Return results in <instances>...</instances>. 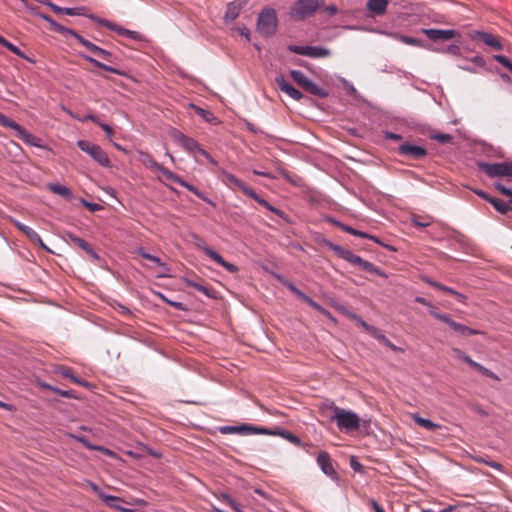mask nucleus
Listing matches in <instances>:
<instances>
[{
	"instance_id": "8fccbe9b",
	"label": "nucleus",
	"mask_w": 512,
	"mask_h": 512,
	"mask_svg": "<svg viewBox=\"0 0 512 512\" xmlns=\"http://www.w3.org/2000/svg\"><path fill=\"white\" fill-rule=\"evenodd\" d=\"M290 76L301 88H303L309 80L304 73L299 70H290Z\"/></svg>"
},
{
	"instance_id": "58836bf2",
	"label": "nucleus",
	"mask_w": 512,
	"mask_h": 512,
	"mask_svg": "<svg viewBox=\"0 0 512 512\" xmlns=\"http://www.w3.org/2000/svg\"><path fill=\"white\" fill-rule=\"evenodd\" d=\"M100 498L106 503L107 506H109L110 508H113V509H116V510H119L121 511V509L123 508L120 503H123L124 500L120 497H117V496H113V495H108V494H105V493H100Z\"/></svg>"
},
{
	"instance_id": "72a5a7b5",
	"label": "nucleus",
	"mask_w": 512,
	"mask_h": 512,
	"mask_svg": "<svg viewBox=\"0 0 512 512\" xmlns=\"http://www.w3.org/2000/svg\"><path fill=\"white\" fill-rule=\"evenodd\" d=\"M488 202L491 203L495 210L500 214L507 215L512 211L510 200L505 202L502 199L492 197L491 199H488Z\"/></svg>"
},
{
	"instance_id": "6e6d98bb",
	"label": "nucleus",
	"mask_w": 512,
	"mask_h": 512,
	"mask_svg": "<svg viewBox=\"0 0 512 512\" xmlns=\"http://www.w3.org/2000/svg\"><path fill=\"white\" fill-rule=\"evenodd\" d=\"M431 139L438 141L439 143L445 144L450 143L453 139L452 135L447 133L432 134Z\"/></svg>"
},
{
	"instance_id": "a19ab883",
	"label": "nucleus",
	"mask_w": 512,
	"mask_h": 512,
	"mask_svg": "<svg viewBox=\"0 0 512 512\" xmlns=\"http://www.w3.org/2000/svg\"><path fill=\"white\" fill-rule=\"evenodd\" d=\"M331 55V51L322 46H309L308 56L311 58H325Z\"/></svg>"
},
{
	"instance_id": "6ab92c4d",
	"label": "nucleus",
	"mask_w": 512,
	"mask_h": 512,
	"mask_svg": "<svg viewBox=\"0 0 512 512\" xmlns=\"http://www.w3.org/2000/svg\"><path fill=\"white\" fill-rule=\"evenodd\" d=\"M244 0H235L227 4L223 20L226 24L233 23L239 16L244 4Z\"/></svg>"
},
{
	"instance_id": "09e8293b",
	"label": "nucleus",
	"mask_w": 512,
	"mask_h": 512,
	"mask_svg": "<svg viewBox=\"0 0 512 512\" xmlns=\"http://www.w3.org/2000/svg\"><path fill=\"white\" fill-rule=\"evenodd\" d=\"M3 47H5L6 49H8L10 52H12L13 54L19 56L20 58L22 59H25L31 63H34V60H32L31 58H29L24 52H22L16 45H14L13 43H11L10 41H6V45H4Z\"/></svg>"
},
{
	"instance_id": "393cba45",
	"label": "nucleus",
	"mask_w": 512,
	"mask_h": 512,
	"mask_svg": "<svg viewBox=\"0 0 512 512\" xmlns=\"http://www.w3.org/2000/svg\"><path fill=\"white\" fill-rule=\"evenodd\" d=\"M339 311L348 317L349 319L355 321L360 327H362L366 332L371 334L372 332H376V327L365 322L359 315L355 314L352 311L347 310L345 307L341 306Z\"/></svg>"
},
{
	"instance_id": "864d4df0",
	"label": "nucleus",
	"mask_w": 512,
	"mask_h": 512,
	"mask_svg": "<svg viewBox=\"0 0 512 512\" xmlns=\"http://www.w3.org/2000/svg\"><path fill=\"white\" fill-rule=\"evenodd\" d=\"M85 7H66L65 14L69 16H86L88 14L85 13Z\"/></svg>"
},
{
	"instance_id": "e433bc0d",
	"label": "nucleus",
	"mask_w": 512,
	"mask_h": 512,
	"mask_svg": "<svg viewBox=\"0 0 512 512\" xmlns=\"http://www.w3.org/2000/svg\"><path fill=\"white\" fill-rule=\"evenodd\" d=\"M412 419L416 424L427 429L428 431H435V430L441 428L440 424L434 423L429 419L419 416L418 414H413Z\"/></svg>"
},
{
	"instance_id": "0eeeda50",
	"label": "nucleus",
	"mask_w": 512,
	"mask_h": 512,
	"mask_svg": "<svg viewBox=\"0 0 512 512\" xmlns=\"http://www.w3.org/2000/svg\"><path fill=\"white\" fill-rule=\"evenodd\" d=\"M429 312L434 318L446 323L453 331H455L456 333H458L462 336H472V335L483 334V332L480 330L470 328L464 324L454 321L450 317V315H448L446 313H440L433 307Z\"/></svg>"
},
{
	"instance_id": "1a4fd4ad",
	"label": "nucleus",
	"mask_w": 512,
	"mask_h": 512,
	"mask_svg": "<svg viewBox=\"0 0 512 512\" xmlns=\"http://www.w3.org/2000/svg\"><path fill=\"white\" fill-rule=\"evenodd\" d=\"M398 154L412 160H422L427 156L428 152L423 146L405 142L398 147Z\"/></svg>"
},
{
	"instance_id": "a211bd4d",
	"label": "nucleus",
	"mask_w": 512,
	"mask_h": 512,
	"mask_svg": "<svg viewBox=\"0 0 512 512\" xmlns=\"http://www.w3.org/2000/svg\"><path fill=\"white\" fill-rule=\"evenodd\" d=\"M275 83L278 88L286 93L288 96L293 98L294 100L300 101L304 95L298 89L293 87L290 83H288L283 75H278L275 78Z\"/></svg>"
},
{
	"instance_id": "473e14b6",
	"label": "nucleus",
	"mask_w": 512,
	"mask_h": 512,
	"mask_svg": "<svg viewBox=\"0 0 512 512\" xmlns=\"http://www.w3.org/2000/svg\"><path fill=\"white\" fill-rule=\"evenodd\" d=\"M390 36H392L394 39L401 41L402 43L406 45L416 46L420 48H425V44L421 39H417L411 36L402 35L399 33H389Z\"/></svg>"
},
{
	"instance_id": "423d86ee",
	"label": "nucleus",
	"mask_w": 512,
	"mask_h": 512,
	"mask_svg": "<svg viewBox=\"0 0 512 512\" xmlns=\"http://www.w3.org/2000/svg\"><path fill=\"white\" fill-rule=\"evenodd\" d=\"M76 144L81 151L88 154L100 166H111L110 159L101 146L87 140H78Z\"/></svg>"
},
{
	"instance_id": "338daca9",
	"label": "nucleus",
	"mask_w": 512,
	"mask_h": 512,
	"mask_svg": "<svg viewBox=\"0 0 512 512\" xmlns=\"http://www.w3.org/2000/svg\"><path fill=\"white\" fill-rule=\"evenodd\" d=\"M495 188L501 192L502 194L506 195V196H512V189L510 188H507L506 186L500 184V183H495Z\"/></svg>"
},
{
	"instance_id": "20e7f679",
	"label": "nucleus",
	"mask_w": 512,
	"mask_h": 512,
	"mask_svg": "<svg viewBox=\"0 0 512 512\" xmlns=\"http://www.w3.org/2000/svg\"><path fill=\"white\" fill-rule=\"evenodd\" d=\"M0 125L3 127L11 128L16 131L17 137L20 138L27 145L43 148L42 140L34 134L27 131L23 126L8 118L0 112Z\"/></svg>"
},
{
	"instance_id": "c9c22d12",
	"label": "nucleus",
	"mask_w": 512,
	"mask_h": 512,
	"mask_svg": "<svg viewBox=\"0 0 512 512\" xmlns=\"http://www.w3.org/2000/svg\"><path fill=\"white\" fill-rule=\"evenodd\" d=\"M48 189L51 192L60 195L67 200L72 199V192L70 188H68L67 186L61 185L59 183H50L48 184Z\"/></svg>"
},
{
	"instance_id": "bf43d9fd",
	"label": "nucleus",
	"mask_w": 512,
	"mask_h": 512,
	"mask_svg": "<svg viewBox=\"0 0 512 512\" xmlns=\"http://www.w3.org/2000/svg\"><path fill=\"white\" fill-rule=\"evenodd\" d=\"M493 59L500 64H502L505 68H507L510 72H512V62L504 55H494Z\"/></svg>"
},
{
	"instance_id": "603ef678",
	"label": "nucleus",
	"mask_w": 512,
	"mask_h": 512,
	"mask_svg": "<svg viewBox=\"0 0 512 512\" xmlns=\"http://www.w3.org/2000/svg\"><path fill=\"white\" fill-rule=\"evenodd\" d=\"M39 3L49 7L56 14H65L66 7H60L50 0H37Z\"/></svg>"
},
{
	"instance_id": "4468645a",
	"label": "nucleus",
	"mask_w": 512,
	"mask_h": 512,
	"mask_svg": "<svg viewBox=\"0 0 512 512\" xmlns=\"http://www.w3.org/2000/svg\"><path fill=\"white\" fill-rule=\"evenodd\" d=\"M245 195L251 197L254 199L258 204L266 208L267 210L271 211L281 219H283L286 223H291L290 217L282 210L278 209L277 207L271 205L267 200L262 198L260 195H258L252 188H249Z\"/></svg>"
},
{
	"instance_id": "5fc2aeb1",
	"label": "nucleus",
	"mask_w": 512,
	"mask_h": 512,
	"mask_svg": "<svg viewBox=\"0 0 512 512\" xmlns=\"http://www.w3.org/2000/svg\"><path fill=\"white\" fill-rule=\"evenodd\" d=\"M222 434H240L243 432V427L239 426H222L219 428Z\"/></svg>"
},
{
	"instance_id": "052dcab7",
	"label": "nucleus",
	"mask_w": 512,
	"mask_h": 512,
	"mask_svg": "<svg viewBox=\"0 0 512 512\" xmlns=\"http://www.w3.org/2000/svg\"><path fill=\"white\" fill-rule=\"evenodd\" d=\"M54 393H56L62 397H65V398L77 399V396L73 390H62V389L56 387L54 389Z\"/></svg>"
},
{
	"instance_id": "69168bd1",
	"label": "nucleus",
	"mask_w": 512,
	"mask_h": 512,
	"mask_svg": "<svg viewBox=\"0 0 512 512\" xmlns=\"http://www.w3.org/2000/svg\"><path fill=\"white\" fill-rule=\"evenodd\" d=\"M235 30L242 36L246 38L247 41H250V30L245 26H237Z\"/></svg>"
},
{
	"instance_id": "ea45409f",
	"label": "nucleus",
	"mask_w": 512,
	"mask_h": 512,
	"mask_svg": "<svg viewBox=\"0 0 512 512\" xmlns=\"http://www.w3.org/2000/svg\"><path fill=\"white\" fill-rule=\"evenodd\" d=\"M58 373H60L63 377L70 379L73 383L81 385V386H88V383L79 377L75 376L72 369L69 367H60L58 369Z\"/></svg>"
},
{
	"instance_id": "c03bdc74",
	"label": "nucleus",
	"mask_w": 512,
	"mask_h": 512,
	"mask_svg": "<svg viewBox=\"0 0 512 512\" xmlns=\"http://www.w3.org/2000/svg\"><path fill=\"white\" fill-rule=\"evenodd\" d=\"M243 432L241 434H265L269 435L271 430L265 427H257L250 424H242Z\"/></svg>"
},
{
	"instance_id": "13d9d810",
	"label": "nucleus",
	"mask_w": 512,
	"mask_h": 512,
	"mask_svg": "<svg viewBox=\"0 0 512 512\" xmlns=\"http://www.w3.org/2000/svg\"><path fill=\"white\" fill-rule=\"evenodd\" d=\"M342 231H344L346 233H349L351 235L360 237V238L368 237V233H366L364 231L357 230V229H355V228H353L351 226H348V225L342 227Z\"/></svg>"
},
{
	"instance_id": "c85d7f7f",
	"label": "nucleus",
	"mask_w": 512,
	"mask_h": 512,
	"mask_svg": "<svg viewBox=\"0 0 512 512\" xmlns=\"http://www.w3.org/2000/svg\"><path fill=\"white\" fill-rule=\"evenodd\" d=\"M302 89L305 90L306 92H308L314 96L320 97V98H325L329 95V92L325 88L319 86L318 84H316L315 82H313L310 79L307 81V83L305 84V86Z\"/></svg>"
},
{
	"instance_id": "7ed1b4c3",
	"label": "nucleus",
	"mask_w": 512,
	"mask_h": 512,
	"mask_svg": "<svg viewBox=\"0 0 512 512\" xmlns=\"http://www.w3.org/2000/svg\"><path fill=\"white\" fill-rule=\"evenodd\" d=\"M278 27L277 13L274 8H264L258 14L256 30L264 37L274 35Z\"/></svg>"
},
{
	"instance_id": "79ce46f5",
	"label": "nucleus",
	"mask_w": 512,
	"mask_h": 512,
	"mask_svg": "<svg viewBox=\"0 0 512 512\" xmlns=\"http://www.w3.org/2000/svg\"><path fill=\"white\" fill-rule=\"evenodd\" d=\"M136 252L142 258L149 260V261L155 263L156 265L162 267L165 272L169 271V268L167 267V265L165 263H163L159 257L149 254L143 248H138Z\"/></svg>"
},
{
	"instance_id": "dca6fc26",
	"label": "nucleus",
	"mask_w": 512,
	"mask_h": 512,
	"mask_svg": "<svg viewBox=\"0 0 512 512\" xmlns=\"http://www.w3.org/2000/svg\"><path fill=\"white\" fill-rule=\"evenodd\" d=\"M168 174H169L168 180H170L174 183H177V184L181 185L182 187H185L188 191L192 192L198 198H200L204 202L212 205L213 207L216 206V204L211 199L206 197L205 194L203 192H201L196 186L189 184L187 181L183 180L180 176H178L174 172L168 173Z\"/></svg>"
},
{
	"instance_id": "aec40b11",
	"label": "nucleus",
	"mask_w": 512,
	"mask_h": 512,
	"mask_svg": "<svg viewBox=\"0 0 512 512\" xmlns=\"http://www.w3.org/2000/svg\"><path fill=\"white\" fill-rule=\"evenodd\" d=\"M139 160L147 167H149L152 170L160 172L167 180L169 178L168 173H172L169 169L164 167L163 165L157 163L153 157L147 153V152H140L139 153Z\"/></svg>"
},
{
	"instance_id": "b1692460",
	"label": "nucleus",
	"mask_w": 512,
	"mask_h": 512,
	"mask_svg": "<svg viewBox=\"0 0 512 512\" xmlns=\"http://www.w3.org/2000/svg\"><path fill=\"white\" fill-rule=\"evenodd\" d=\"M389 0H367L366 9L376 16L384 15L387 11Z\"/></svg>"
},
{
	"instance_id": "f8f14e48",
	"label": "nucleus",
	"mask_w": 512,
	"mask_h": 512,
	"mask_svg": "<svg viewBox=\"0 0 512 512\" xmlns=\"http://www.w3.org/2000/svg\"><path fill=\"white\" fill-rule=\"evenodd\" d=\"M65 239L70 244H73V245L77 246L78 248H80L81 250H83L93 260L98 261L100 259L99 255L94 250L92 245L90 243H88L86 240L76 236L75 234H73L71 232H67L65 234Z\"/></svg>"
},
{
	"instance_id": "a878e982",
	"label": "nucleus",
	"mask_w": 512,
	"mask_h": 512,
	"mask_svg": "<svg viewBox=\"0 0 512 512\" xmlns=\"http://www.w3.org/2000/svg\"><path fill=\"white\" fill-rule=\"evenodd\" d=\"M73 38L76 39V41L83 46L87 51L91 52L92 54L98 56L100 55L103 48L97 46L96 44L92 43L88 39L84 38L82 35H80L77 31L74 30V32L71 35Z\"/></svg>"
},
{
	"instance_id": "680f3d73",
	"label": "nucleus",
	"mask_w": 512,
	"mask_h": 512,
	"mask_svg": "<svg viewBox=\"0 0 512 512\" xmlns=\"http://www.w3.org/2000/svg\"><path fill=\"white\" fill-rule=\"evenodd\" d=\"M412 223L416 227H420V228L428 227L430 225L429 221L424 220V218L422 216H419V215H414L412 217Z\"/></svg>"
},
{
	"instance_id": "774afa93",
	"label": "nucleus",
	"mask_w": 512,
	"mask_h": 512,
	"mask_svg": "<svg viewBox=\"0 0 512 512\" xmlns=\"http://www.w3.org/2000/svg\"><path fill=\"white\" fill-rule=\"evenodd\" d=\"M452 354H453V357H455L456 359L461 360V361H464L465 357H467V354L464 353L459 348H453L452 349Z\"/></svg>"
},
{
	"instance_id": "6e6552de",
	"label": "nucleus",
	"mask_w": 512,
	"mask_h": 512,
	"mask_svg": "<svg viewBox=\"0 0 512 512\" xmlns=\"http://www.w3.org/2000/svg\"><path fill=\"white\" fill-rule=\"evenodd\" d=\"M478 168L488 177H511L512 178V162L487 163L477 162Z\"/></svg>"
},
{
	"instance_id": "ddd939ff",
	"label": "nucleus",
	"mask_w": 512,
	"mask_h": 512,
	"mask_svg": "<svg viewBox=\"0 0 512 512\" xmlns=\"http://www.w3.org/2000/svg\"><path fill=\"white\" fill-rule=\"evenodd\" d=\"M245 195L251 197L254 199L258 204L266 208L267 210L271 211L281 219H283L286 223H291L290 217L282 210L278 209L277 207L271 205L267 200L262 198L260 195H258L252 188H249Z\"/></svg>"
},
{
	"instance_id": "a18cd8bd",
	"label": "nucleus",
	"mask_w": 512,
	"mask_h": 512,
	"mask_svg": "<svg viewBox=\"0 0 512 512\" xmlns=\"http://www.w3.org/2000/svg\"><path fill=\"white\" fill-rule=\"evenodd\" d=\"M88 18H90L92 21H94L95 23L111 30V31H114L115 27H116V23L114 22H111L110 20L108 19H105V18H101V17H98L94 14H88L87 15Z\"/></svg>"
},
{
	"instance_id": "5701e85b",
	"label": "nucleus",
	"mask_w": 512,
	"mask_h": 512,
	"mask_svg": "<svg viewBox=\"0 0 512 512\" xmlns=\"http://www.w3.org/2000/svg\"><path fill=\"white\" fill-rule=\"evenodd\" d=\"M79 56L83 60L91 63L95 67H98V68H100L102 70H105V71H108V72H111V73H114V74H117V75H121V76H126L127 75L126 72H124V71H122V70H120V69H118L116 67L107 65V64H105V63L95 59L94 57H91V56L87 55V54L79 53Z\"/></svg>"
},
{
	"instance_id": "f257e3e1",
	"label": "nucleus",
	"mask_w": 512,
	"mask_h": 512,
	"mask_svg": "<svg viewBox=\"0 0 512 512\" xmlns=\"http://www.w3.org/2000/svg\"><path fill=\"white\" fill-rule=\"evenodd\" d=\"M326 247L332 250L339 258L349 262L352 265H357L361 270L376 274L381 277H387V275L373 263L362 259L360 256L354 254L352 251L341 247L331 241L324 242Z\"/></svg>"
},
{
	"instance_id": "f03ea898",
	"label": "nucleus",
	"mask_w": 512,
	"mask_h": 512,
	"mask_svg": "<svg viewBox=\"0 0 512 512\" xmlns=\"http://www.w3.org/2000/svg\"><path fill=\"white\" fill-rule=\"evenodd\" d=\"M334 414L330 416V421H334L340 431H354L360 426V419L358 415L352 411L339 408L332 405Z\"/></svg>"
},
{
	"instance_id": "cd10ccee",
	"label": "nucleus",
	"mask_w": 512,
	"mask_h": 512,
	"mask_svg": "<svg viewBox=\"0 0 512 512\" xmlns=\"http://www.w3.org/2000/svg\"><path fill=\"white\" fill-rule=\"evenodd\" d=\"M463 362L468 364L471 368H473L476 371L480 372L484 376H487V377H489L491 379H494V380H499L498 376L494 372H492L488 368L484 367L480 363L474 361L469 355H467V357H465V360Z\"/></svg>"
},
{
	"instance_id": "412c9836",
	"label": "nucleus",
	"mask_w": 512,
	"mask_h": 512,
	"mask_svg": "<svg viewBox=\"0 0 512 512\" xmlns=\"http://www.w3.org/2000/svg\"><path fill=\"white\" fill-rule=\"evenodd\" d=\"M33 14L38 17V18H41L43 19L44 21L48 22L49 25H50V28L51 30L63 35V36H71L72 33L74 32L73 29H70V28H67L65 26H63L62 24L56 22L55 20H53L49 15L47 14H44L40 11H35L33 10Z\"/></svg>"
},
{
	"instance_id": "9b49d317",
	"label": "nucleus",
	"mask_w": 512,
	"mask_h": 512,
	"mask_svg": "<svg viewBox=\"0 0 512 512\" xmlns=\"http://www.w3.org/2000/svg\"><path fill=\"white\" fill-rule=\"evenodd\" d=\"M198 247L214 262L222 266L224 269H226L230 273H236L239 271V268L230 263L227 262L217 251L212 249L206 244L198 245Z\"/></svg>"
},
{
	"instance_id": "bb28decb",
	"label": "nucleus",
	"mask_w": 512,
	"mask_h": 512,
	"mask_svg": "<svg viewBox=\"0 0 512 512\" xmlns=\"http://www.w3.org/2000/svg\"><path fill=\"white\" fill-rule=\"evenodd\" d=\"M114 32H116L120 36L132 39L137 42L146 41V37L142 33L138 32V31L126 29L118 24H116Z\"/></svg>"
},
{
	"instance_id": "de8ad7c7",
	"label": "nucleus",
	"mask_w": 512,
	"mask_h": 512,
	"mask_svg": "<svg viewBox=\"0 0 512 512\" xmlns=\"http://www.w3.org/2000/svg\"><path fill=\"white\" fill-rule=\"evenodd\" d=\"M11 222L17 227L18 230L23 232L29 239L35 238L36 231H34L32 228L21 223L20 221H18L16 219H11Z\"/></svg>"
},
{
	"instance_id": "f3484780",
	"label": "nucleus",
	"mask_w": 512,
	"mask_h": 512,
	"mask_svg": "<svg viewBox=\"0 0 512 512\" xmlns=\"http://www.w3.org/2000/svg\"><path fill=\"white\" fill-rule=\"evenodd\" d=\"M317 464L325 475L332 479L337 478V472L335 471L331 457L327 452L322 451L318 454Z\"/></svg>"
},
{
	"instance_id": "9d476101",
	"label": "nucleus",
	"mask_w": 512,
	"mask_h": 512,
	"mask_svg": "<svg viewBox=\"0 0 512 512\" xmlns=\"http://www.w3.org/2000/svg\"><path fill=\"white\" fill-rule=\"evenodd\" d=\"M421 32L425 34L428 37V39H430L433 42L446 41L461 37L460 33L454 29L444 30L435 28H423Z\"/></svg>"
},
{
	"instance_id": "4c0bfd02",
	"label": "nucleus",
	"mask_w": 512,
	"mask_h": 512,
	"mask_svg": "<svg viewBox=\"0 0 512 512\" xmlns=\"http://www.w3.org/2000/svg\"><path fill=\"white\" fill-rule=\"evenodd\" d=\"M427 283L430 284L432 287H435V288H437L439 290H442V291H444L446 293L454 295L459 301H464L466 299V296L464 294H462L460 292H457L453 288L444 286L443 284H441L439 282L427 279Z\"/></svg>"
},
{
	"instance_id": "37998d69",
	"label": "nucleus",
	"mask_w": 512,
	"mask_h": 512,
	"mask_svg": "<svg viewBox=\"0 0 512 512\" xmlns=\"http://www.w3.org/2000/svg\"><path fill=\"white\" fill-rule=\"evenodd\" d=\"M68 436L77 442L81 443L84 447H86L89 450H95V451H108L107 449L103 448L102 446H97L92 444L89 440H87L84 436L76 435L69 433Z\"/></svg>"
},
{
	"instance_id": "2eb2a0df",
	"label": "nucleus",
	"mask_w": 512,
	"mask_h": 512,
	"mask_svg": "<svg viewBox=\"0 0 512 512\" xmlns=\"http://www.w3.org/2000/svg\"><path fill=\"white\" fill-rule=\"evenodd\" d=\"M171 137L187 152L194 153L200 148V144L193 138L186 136L182 132L173 129Z\"/></svg>"
},
{
	"instance_id": "3c124183",
	"label": "nucleus",
	"mask_w": 512,
	"mask_h": 512,
	"mask_svg": "<svg viewBox=\"0 0 512 512\" xmlns=\"http://www.w3.org/2000/svg\"><path fill=\"white\" fill-rule=\"evenodd\" d=\"M193 107L195 108L196 113L200 117H202L205 121L212 123V122H214V120H216V117L214 116V114L212 112H210L209 110L200 108L198 106H193Z\"/></svg>"
},
{
	"instance_id": "f704fd0d",
	"label": "nucleus",
	"mask_w": 512,
	"mask_h": 512,
	"mask_svg": "<svg viewBox=\"0 0 512 512\" xmlns=\"http://www.w3.org/2000/svg\"><path fill=\"white\" fill-rule=\"evenodd\" d=\"M184 283L186 286L196 289L197 291L203 293L209 298H215V291L211 288H208L198 282H195L191 279L185 278Z\"/></svg>"
},
{
	"instance_id": "0e129e2a",
	"label": "nucleus",
	"mask_w": 512,
	"mask_h": 512,
	"mask_svg": "<svg viewBox=\"0 0 512 512\" xmlns=\"http://www.w3.org/2000/svg\"><path fill=\"white\" fill-rule=\"evenodd\" d=\"M98 57L102 58L103 60H106L107 62L114 63V55L112 52L108 50L102 49Z\"/></svg>"
},
{
	"instance_id": "e2e57ef3",
	"label": "nucleus",
	"mask_w": 512,
	"mask_h": 512,
	"mask_svg": "<svg viewBox=\"0 0 512 512\" xmlns=\"http://www.w3.org/2000/svg\"><path fill=\"white\" fill-rule=\"evenodd\" d=\"M305 303H307L310 307H312L314 310H320V304H318L316 301H314L311 297L306 295L305 293L300 298Z\"/></svg>"
},
{
	"instance_id": "c756f323",
	"label": "nucleus",
	"mask_w": 512,
	"mask_h": 512,
	"mask_svg": "<svg viewBox=\"0 0 512 512\" xmlns=\"http://www.w3.org/2000/svg\"><path fill=\"white\" fill-rule=\"evenodd\" d=\"M223 181L228 185H234L237 188H239L244 194L247 192V190L250 188L248 185H246L242 180L237 178L234 174H231L229 172H223Z\"/></svg>"
},
{
	"instance_id": "7c9ffc66",
	"label": "nucleus",
	"mask_w": 512,
	"mask_h": 512,
	"mask_svg": "<svg viewBox=\"0 0 512 512\" xmlns=\"http://www.w3.org/2000/svg\"><path fill=\"white\" fill-rule=\"evenodd\" d=\"M269 435H278V436H281L282 438L288 440L289 442H291L292 444H294L296 446H303L301 439L297 435L291 433L290 431L281 429V428H278L276 430H271V433Z\"/></svg>"
},
{
	"instance_id": "39448f33",
	"label": "nucleus",
	"mask_w": 512,
	"mask_h": 512,
	"mask_svg": "<svg viewBox=\"0 0 512 512\" xmlns=\"http://www.w3.org/2000/svg\"><path fill=\"white\" fill-rule=\"evenodd\" d=\"M323 4V0H297L291 7L290 16L295 20H305L313 16Z\"/></svg>"
},
{
	"instance_id": "49530a36",
	"label": "nucleus",
	"mask_w": 512,
	"mask_h": 512,
	"mask_svg": "<svg viewBox=\"0 0 512 512\" xmlns=\"http://www.w3.org/2000/svg\"><path fill=\"white\" fill-rule=\"evenodd\" d=\"M433 51L438 53H444V54H450L453 56H460L461 55V49L460 46L457 44H451L444 48H435Z\"/></svg>"
},
{
	"instance_id": "4d7b16f0",
	"label": "nucleus",
	"mask_w": 512,
	"mask_h": 512,
	"mask_svg": "<svg viewBox=\"0 0 512 512\" xmlns=\"http://www.w3.org/2000/svg\"><path fill=\"white\" fill-rule=\"evenodd\" d=\"M308 47L309 46L289 45L288 50L298 55L308 56Z\"/></svg>"
},
{
	"instance_id": "2f4dec72",
	"label": "nucleus",
	"mask_w": 512,
	"mask_h": 512,
	"mask_svg": "<svg viewBox=\"0 0 512 512\" xmlns=\"http://www.w3.org/2000/svg\"><path fill=\"white\" fill-rule=\"evenodd\" d=\"M372 337H374L375 339H377L379 342H381L383 345H385L386 347H388L389 349H391L392 351L394 352H404V349L401 348V347H398L396 345H394L383 333L382 331L376 327V332H372L370 334Z\"/></svg>"
},
{
	"instance_id": "4be33fe9",
	"label": "nucleus",
	"mask_w": 512,
	"mask_h": 512,
	"mask_svg": "<svg viewBox=\"0 0 512 512\" xmlns=\"http://www.w3.org/2000/svg\"><path fill=\"white\" fill-rule=\"evenodd\" d=\"M472 38L481 40L487 46L494 50H502L503 46L500 39L491 33L483 31H475L472 34Z\"/></svg>"
}]
</instances>
